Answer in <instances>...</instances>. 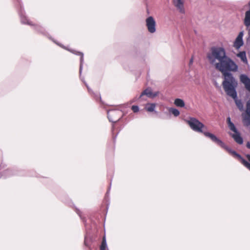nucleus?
<instances>
[{
  "label": "nucleus",
  "mask_w": 250,
  "mask_h": 250,
  "mask_svg": "<svg viewBox=\"0 0 250 250\" xmlns=\"http://www.w3.org/2000/svg\"><path fill=\"white\" fill-rule=\"evenodd\" d=\"M207 58L209 63L214 65L215 68L221 73L223 79L222 85L227 95L235 101L236 105L240 111L243 110V103L241 100L237 99L236 88L238 81L232 74L238 71L237 64L227 55L223 47H211L207 54Z\"/></svg>",
  "instance_id": "nucleus-1"
},
{
  "label": "nucleus",
  "mask_w": 250,
  "mask_h": 250,
  "mask_svg": "<svg viewBox=\"0 0 250 250\" xmlns=\"http://www.w3.org/2000/svg\"><path fill=\"white\" fill-rule=\"evenodd\" d=\"M186 122L192 130L196 132L203 133L206 137L210 138L212 142L215 143L220 147L227 150L232 156L237 158L240 161L241 163L250 171V154H248L245 155L250 162V163H249L243 158L241 155L227 146L214 134L206 131V130L207 129V127L197 119L190 117L189 118L188 120H186Z\"/></svg>",
  "instance_id": "nucleus-2"
},
{
  "label": "nucleus",
  "mask_w": 250,
  "mask_h": 250,
  "mask_svg": "<svg viewBox=\"0 0 250 250\" xmlns=\"http://www.w3.org/2000/svg\"><path fill=\"white\" fill-rule=\"evenodd\" d=\"M123 114L121 110L117 109L109 110L107 111V118L110 122L116 123L119 121Z\"/></svg>",
  "instance_id": "nucleus-3"
},
{
  "label": "nucleus",
  "mask_w": 250,
  "mask_h": 250,
  "mask_svg": "<svg viewBox=\"0 0 250 250\" xmlns=\"http://www.w3.org/2000/svg\"><path fill=\"white\" fill-rule=\"evenodd\" d=\"M230 130L233 131L234 133H231L230 135L234 141L238 144L242 145L243 143V138L241 136L240 132L236 128L234 124L232 122H230L228 124Z\"/></svg>",
  "instance_id": "nucleus-4"
},
{
  "label": "nucleus",
  "mask_w": 250,
  "mask_h": 250,
  "mask_svg": "<svg viewBox=\"0 0 250 250\" xmlns=\"http://www.w3.org/2000/svg\"><path fill=\"white\" fill-rule=\"evenodd\" d=\"M20 16L21 17V22L22 23L33 26L34 29L37 31L43 34H45V30L43 28L38 25L33 24L32 22L27 19V18L24 15L23 13H22V12L20 13Z\"/></svg>",
  "instance_id": "nucleus-5"
},
{
  "label": "nucleus",
  "mask_w": 250,
  "mask_h": 250,
  "mask_svg": "<svg viewBox=\"0 0 250 250\" xmlns=\"http://www.w3.org/2000/svg\"><path fill=\"white\" fill-rule=\"evenodd\" d=\"M146 25L150 33H153L156 31V22L152 16H149L146 19Z\"/></svg>",
  "instance_id": "nucleus-6"
},
{
  "label": "nucleus",
  "mask_w": 250,
  "mask_h": 250,
  "mask_svg": "<svg viewBox=\"0 0 250 250\" xmlns=\"http://www.w3.org/2000/svg\"><path fill=\"white\" fill-rule=\"evenodd\" d=\"M159 94V92H153L152 90L150 88H146L145 90H144L139 97H135L136 99H141L143 96L146 95L148 98H154Z\"/></svg>",
  "instance_id": "nucleus-7"
},
{
  "label": "nucleus",
  "mask_w": 250,
  "mask_h": 250,
  "mask_svg": "<svg viewBox=\"0 0 250 250\" xmlns=\"http://www.w3.org/2000/svg\"><path fill=\"white\" fill-rule=\"evenodd\" d=\"M240 80L242 83L244 84L246 88L250 92V79L246 74H241Z\"/></svg>",
  "instance_id": "nucleus-8"
},
{
  "label": "nucleus",
  "mask_w": 250,
  "mask_h": 250,
  "mask_svg": "<svg viewBox=\"0 0 250 250\" xmlns=\"http://www.w3.org/2000/svg\"><path fill=\"white\" fill-rule=\"evenodd\" d=\"M71 52L73 53L76 54L78 56H80V69H79V73H80V78H81V75L82 72L83 70V64L84 62V59H83V53L79 51H77L75 50H72L71 51Z\"/></svg>",
  "instance_id": "nucleus-9"
},
{
  "label": "nucleus",
  "mask_w": 250,
  "mask_h": 250,
  "mask_svg": "<svg viewBox=\"0 0 250 250\" xmlns=\"http://www.w3.org/2000/svg\"><path fill=\"white\" fill-rule=\"evenodd\" d=\"M173 4L181 13H185L184 2L182 0H173Z\"/></svg>",
  "instance_id": "nucleus-10"
},
{
  "label": "nucleus",
  "mask_w": 250,
  "mask_h": 250,
  "mask_svg": "<svg viewBox=\"0 0 250 250\" xmlns=\"http://www.w3.org/2000/svg\"><path fill=\"white\" fill-rule=\"evenodd\" d=\"M244 23L247 27L249 37H250V16H245Z\"/></svg>",
  "instance_id": "nucleus-11"
},
{
  "label": "nucleus",
  "mask_w": 250,
  "mask_h": 250,
  "mask_svg": "<svg viewBox=\"0 0 250 250\" xmlns=\"http://www.w3.org/2000/svg\"><path fill=\"white\" fill-rule=\"evenodd\" d=\"M156 107V104L155 103H147L146 104L145 109L149 112H152L154 111L155 113H157L156 111H155V108Z\"/></svg>",
  "instance_id": "nucleus-12"
},
{
  "label": "nucleus",
  "mask_w": 250,
  "mask_h": 250,
  "mask_svg": "<svg viewBox=\"0 0 250 250\" xmlns=\"http://www.w3.org/2000/svg\"><path fill=\"white\" fill-rule=\"evenodd\" d=\"M244 44V42L243 39H239L236 38L234 42L233 46L234 47L237 49H239L241 46H242Z\"/></svg>",
  "instance_id": "nucleus-13"
},
{
  "label": "nucleus",
  "mask_w": 250,
  "mask_h": 250,
  "mask_svg": "<svg viewBox=\"0 0 250 250\" xmlns=\"http://www.w3.org/2000/svg\"><path fill=\"white\" fill-rule=\"evenodd\" d=\"M91 239L90 237H88L87 236H85L84 237V244L85 246L87 247L89 249V250H92V248L95 247L94 246H91Z\"/></svg>",
  "instance_id": "nucleus-14"
},
{
  "label": "nucleus",
  "mask_w": 250,
  "mask_h": 250,
  "mask_svg": "<svg viewBox=\"0 0 250 250\" xmlns=\"http://www.w3.org/2000/svg\"><path fill=\"white\" fill-rule=\"evenodd\" d=\"M237 56L240 58L241 61L244 63H247L248 61L245 51H241L237 54Z\"/></svg>",
  "instance_id": "nucleus-15"
},
{
  "label": "nucleus",
  "mask_w": 250,
  "mask_h": 250,
  "mask_svg": "<svg viewBox=\"0 0 250 250\" xmlns=\"http://www.w3.org/2000/svg\"><path fill=\"white\" fill-rule=\"evenodd\" d=\"M243 122L245 126H250V114L246 113V115L243 116Z\"/></svg>",
  "instance_id": "nucleus-16"
},
{
  "label": "nucleus",
  "mask_w": 250,
  "mask_h": 250,
  "mask_svg": "<svg viewBox=\"0 0 250 250\" xmlns=\"http://www.w3.org/2000/svg\"><path fill=\"white\" fill-rule=\"evenodd\" d=\"M174 104L176 106L180 107H184L185 105L184 101L179 98H177L175 100Z\"/></svg>",
  "instance_id": "nucleus-17"
},
{
  "label": "nucleus",
  "mask_w": 250,
  "mask_h": 250,
  "mask_svg": "<svg viewBox=\"0 0 250 250\" xmlns=\"http://www.w3.org/2000/svg\"><path fill=\"white\" fill-rule=\"evenodd\" d=\"M169 113L173 114L175 117H177L180 115L179 111L176 108L170 107L168 109Z\"/></svg>",
  "instance_id": "nucleus-18"
},
{
  "label": "nucleus",
  "mask_w": 250,
  "mask_h": 250,
  "mask_svg": "<svg viewBox=\"0 0 250 250\" xmlns=\"http://www.w3.org/2000/svg\"><path fill=\"white\" fill-rule=\"evenodd\" d=\"M107 247V244L106 241L105 237L104 236L103 238L101 245L100 246V250H105Z\"/></svg>",
  "instance_id": "nucleus-19"
},
{
  "label": "nucleus",
  "mask_w": 250,
  "mask_h": 250,
  "mask_svg": "<svg viewBox=\"0 0 250 250\" xmlns=\"http://www.w3.org/2000/svg\"><path fill=\"white\" fill-rule=\"evenodd\" d=\"M247 110L246 113L250 114V100H249L247 103Z\"/></svg>",
  "instance_id": "nucleus-20"
},
{
  "label": "nucleus",
  "mask_w": 250,
  "mask_h": 250,
  "mask_svg": "<svg viewBox=\"0 0 250 250\" xmlns=\"http://www.w3.org/2000/svg\"><path fill=\"white\" fill-rule=\"evenodd\" d=\"M131 109L133 110V111L135 113L138 112L139 110V107L138 105H132L131 107Z\"/></svg>",
  "instance_id": "nucleus-21"
},
{
  "label": "nucleus",
  "mask_w": 250,
  "mask_h": 250,
  "mask_svg": "<svg viewBox=\"0 0 250 250\" xmlns=\"http://www.w3.org/2000/svg\"><path fill=\"white\" fill-rule=\"evenodd\" d=\"M81 80L83 82V83H85V86H86L87 89H88V91L89 92V93H92L93 94H94V93L93 92L92 90L90 88V87L88 86V84H87V83L84 81H83V80L82 79H81Z\"/></svg>",
  "instance_id": "nucleus-22"
},
{
  "label": "nucleus",
  "mask_w": 250,
  "mask_h": 250,
  "mask_svg": "<svg viewBox=\"0 0 250 250\" xmlns=\"http://www.w3.org/2000/svg\"><path fill=\"white\" fill-rule=\"evenodd\" d=\"M243 35H244L243 31H241L240 32H239L238 35L237 36V37L236 38L241 39H243Z\"/></svg>",
  "instance_id": "nucleus-23"
},
{
  "label": "nucleus",
  "mask_w": 250,
  "mask_h": 250,
  "mask_svg": "<svg viewBox=\"0 0 250 250\" xmlns=\"http://www.w3.org/2000/svg\"><path fill=\"white\" fill-rule=\"evenodd\" d=\"M76 212L79 215V216L81 217V218L83 220V222H85V219L84 218H83L82 216H81V211L79 210V209H77V211H76Z\"/></svg>",
  "instance_id": "nucleus-24"
},
{
  "label": "nucleus",
  "mask_w": 250,
  "mask_h": 250,
  "mask_svg": "<svg viewBox=\"0 0 250 250\" xmlns=\"http://www.w3.org/2000/svg\"><path fill=\"white\" fill-rule=\"evenodd\" d=\"M248 5L250 7V9H249V10H248V11H247L246 12L245 15L250 16V1L248 3Z\"/></svg>",
  "instance_id": "nucleus-25"
},
{
  "label": "nucleus",
  "mask_w": 250,
  "mask_h": 250,
  "mask_svg": "<svg viewBox=\"0 0 250 250\" xmlns=\"http://www.w3.org/2000/svg\"><path fill=\"white\" fill-rule=\"evenodd\" d=\"M95 99L96 100H98V99H99L100 101H101V97L100 96V95H95Z\"/></svg>",
  "instance_id": "nucleus-26"
},
{
  "label": "nucleus",
  "mask_w": 250,
  "mask_h": 250,
  "mask_svg": "<svg viewBox=\"0 0 250 250\" xmlns=\"http://www.w3.org/2000/svg\"><path fill=\"white\" fill-rule=\"evenodd\" d=\"M193 62V58L192 57L189 61V64L191 65Z\"/></svg>",
  "instance_id": "nucleus-27"
},
{
  "label": "nucleus",
  "mask_w": 250,
  "mask_h": 250,
  "mask_svg": "<svg viewBox=\"0 0 250 250\" xmlns=\"http://www.w3.org/2000/svg\"><path fill=\"white\" fill-rule=\"evenodd\" d=\"M246 146L247 147L250 149V142H248L247 143V145H246Z\"/></svg>",
  "instance_id": "nucleus-28"
},
{
  "label": "nucleus",
  "mask_w": 250,
  "mask_h": 250,
  "mask_svg": "<svg viewBox=\"0 0 250 250\" xmlns=\"http://www.w3.org/2000/svg\"><path fill=\"white\" fill-rule=\"evenodd\" d=\"M227 122H228V124H229V123L230 122H231V121H230V117H228V118H227Z\"/></svg>",
  "instance_id": "nucleus-29"
},
{
  "label": "nucleus",
  "mask_w": 250,
  "mask_h": 250,
  "mask_svg": "<svg viewBox=\"0 0 250 250\" xmlns=\"http://www.w3.org/2000/svg\"><path fill=\"white\" fill-rule=\"evenodd\" d=\"M117 136V134L115 136H113V139L114 141H115Z\"/></svg>",
  "instance_id": "nucleus-30"
},
{
  "label": "nucleus",
  "mask_w": 250,
  "mask_h": 250,
  "mask_svg": "<svg viewBox=\"0 0 250 250\" xmlns=\"http://www.w3.org/2000/svg\"><path fill=\"white\" fill-rule=\"evenodd\" d=\"M109 190H110V188H109L108 190L107 191L106 193V195L108 194Z\"/></svg>",
  "instance_id": "nucleus-31"
},
{
  "label": "nucleus",
  "mask_w": 250,
  "mask_h": 250,
  "mask_svg": "<svg viewBox=\"0 0 250 250\" xmlns=\"http://www.w3.org/2000/svg\"><path fill=\"white\" fill-rule=\"evenodd\" d=\"M114 125H112V132L113 131V129H114Z\"/></svg>",
  "instance_id": "nucleus-32"
},
{
  "label": "nucleus",
  "mask_w": 250,
  "mask_h": 250,
  "mask_svg": "<svg viewBox=\"0 0 250 250\" xmlns=\"http://www.w3.org/2000/svg\"><path fill=\"white\" fill-rule=\"evenodd\" d=\"M17 1H18V2H19V0H17Z\"/></svg>",
  "instance_id": "nucleus-33"
}]
</instances>
